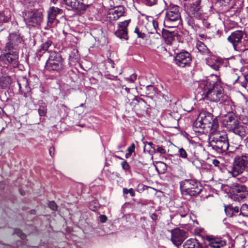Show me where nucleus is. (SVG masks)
<instances>
[{
  "instance_id": "obj_1",
  "label": "nucleus",
  "mask_w": 248,
  "mask_h": 248,
  "mask_svg": "<svg viewBox=\"0 0 248 248\" xmlns=\"http://www.w3.org/2000/svg\"><path fill=\"white\" fill-rule=\"evenodd\" d=\"M197 90L203 98L210 101L229 103V100L224 94L223 87L219 83H215L209 79L203 80L199 82Z\"/></svg>"
},
{
  "instance_id": "obj_2",
  "label": "nucleus",
  "mask_w": 248,
  "mask_h": 248,
  "mask_svg": "<svg viewBox=\"0 0 248 248\" xmlns=\"http://www.w3.org/2000/svg\"><path fill=\"white\" fill-rule=\"evenodd\" d=\"M218 126L217 120L214 118L211 113L202 110L193 124V129L195 133L207 134L213 133Z\"/></svg>"
},
{
  "instance_id": "obj_3",
  "label": "nucleus",
  "mask_w": 248,
  "mask_h": 248,
  "mask_svg": "<svg viewBox=\"0 0 248 248\" xmlns=\"http://www.w3.org/2000/svg\"><path fill=\"white\" fill-rule=\"evenodd\" d=\"M210 134L208 147L216 152L221 154L227 151L229 147L228 136L226 133L223 131L216 130Z\"/></svg>"
},
{
  "instance_id": "obj_4",
  "label": "nucleus",
  "mask_w": 248,
  "mask_h": 248,
  "mask_svg": "<svg viewBox=\"0 0 248 248\" xmlns=\"http://www.w3.org/2000/svg\"><path fill=\"white\" fill-rule=\"evenodd\" d=\"M222 124L229 131L242 138L246 135L247 127L240 125L237 117L232 112H228L222 120Z\"/></svg>"
},
{
  "instance_id": "obj_5",
  "label": "nucleus",
  "mask_w": 248,
  "mask_h": 248,
  "mask_svg": "<svg viewBox=\"0 0 248 248\" xmlns=\"http://www.w3.org/2000/svg\"><path fill=\"white\" fill-rule=\"evenodd\" d=\"M180 185L181 192L185 195L196 196L202 189L200 182L196 179H185L180 182Z\"/></svg>"
},
{
  "instance_id": "obj_6",
  "label": "nucleus",
  "mask_w": 248,
  "mask_h": 248,
  "mask_svg": "<svg viewBox=\"0 0 248 248\" xmlns=\"http://www.w3.org/2000/svg\"><path fill=\"white\" fill-rule=\"evenodd\" d=\"M181 21L179 7L175 5H170L166 11L164 22L165 27H176L180 23Z\"/></svg>"
},
{
  "instance_id": "obj_7",
  "label": "nucleus",
  "mask_w": 248,
  "mask_h": 248,
  "mask_svg": "<svg viewBox=\"0 0 248 248\" xmlns=\"http://www.w3.org/2000/svg\"><path fill=\"white\" fill-rule=\"evenodd\" d=\"M50 55L46 63V69L49 71L59 72L63 68V60L60 54L49 51Z\"/></svg>"
},
{
  "instance_id": "obj_8",
  "label": "nucleus",
  "mask_w": 248,
  "mask_h": 248,
  "mask_svg": "<svg viewBox=\"0 0 248 248\" xmlns=\"http://www.w3.org/2000/svg\"><path fill=\"white\" fill-rule=\"evenodd\" d=\"M248 165V154H244L237 156L234 159L233 166L229 172L232 175L236 177L241 174Z\"/></svg>"
},
{
  "instance_id": "obj_9",
  "label": "nucleus",
  "mask_w": 248,
  "mask_h": 248,
  "mask_svg": "<svg viewBox=\"0 0 248 248\" xmlns=\"http://www.w3.org/2000/svg\"><path fill=\"white\" fill-rule=\"evenodd\" d=\"M24 20L27 25L31 27L39 26L43 20V12L41 10H32L26 12Z\"/></svg>"
},
{
  "instance_id": "obj_10",
  "label": "nucleus",
  "mask_w": 248,
  "mask_h": 248,
  "mask_svg": "<svg viewBox=\"0 0 248 248\" xmlns=\"http://www.w3.org/2000/svg\"><path fill=\"white\" fill-rule=\"evenodd\" d=\"M66 5L83 14L91 4L92 0H64Z\"/></svg>"
},
{
  "instance_id": "obj_11",
  "label": "nucleus",
  "mask_w": 248,
  "mask_h": 248,
  "mask_svg": "<svg viewBox=\"0 0 248 248\" xmlns=\"http://www.w3.org/2000/svg\"><path fill=\"white\" fill-rule=\"evenodd\" d=\"M62 10L59 8L54 6L50 7L47 11V27L45 28L47 29L56 26L59 22L56 16L62 14Z\"/></svg>"
},
{
  "instance_id": "obj_12",
  "label": "nucleus",
  "mask_w": 248,
  "mask_h": 248,
  "mask_svg": "<svg viewBox=\"0 0 248 248\" xmlns=\"http://www.w3.org/2000/svg\"><path fill=\"white\" fill-rule=\"evenodd\" d=\"M189 1V11L193 16L197 19L202 18V10L201 5V0H184Z\"/></svg>"
},
{
  "instance_id": "obj_13",
  "label": "nucleus",
  "mask_w": 248,
  "mask_h": 248,
  "mask_svg": "<svg viewBox=\"0 0 248 248\" xmlns=\"http://www.w3.org/2000/svg\"><path fill=\"white\" fill-rule=\"evenodd\" d=\"M22 38L18 33H13L9 34L8 42L6 44L4 51L7 50H16L18 51V46L22 42Z\"/></svg>"
},
{
  "instance_id": "obj_14",
  "label": "nucleus",
  "mask_w": 248,
  "mask_h": 248,
  "mask_svg": "<svg viewBox=\"0 0 248 248\" xmlns=\"http://www.w3.org/2000/svg\"><path fill=\"white\" fill-rule=\"evenodd\" d=\"M175 60L176 64L181 67L189 66L192 60L191 55L187 51H183L177 54Z\"/></svg>"
},
{
  "instance_id": "obj_15",
  "label": "nucleus",
  "mask_w": 248,
  "mask_h": 248,
  "mask_svg": "<svg viewBox=\"0 0 248 248\" xmlns=\"http://www.w3.org/2000/svg\"><path fill=\"white\" fill-rule=\"evenodd\" d=\"M130 21V19H128L118 23V28L115 32V34L117 37L125 40L128 39L127 27Z\"/></svg>"
},
{
  "instance_id": "obj_16",
  "label": "nucleus",
  "mask_w": 248,
  "mask_h": 248,
  "mask_svg": "<svg viewBox=\"0 0 248 248\" xmlns=\"http://www.w3.org/2000/svg\"><path fill=\"white\" fill-rule=\"evenodd\" d=\"M186 238V232L179 229H175L171 231V240L176 246L181 245Z\"/></svg>"
},
{
  "instance_id": "obj_17",
  "label": "nucleus",
  "mask_w": 248,
  "mask_h": 248,
  "mask_svg": "<svg viewBox=\"0 0 248 248\" xmlns=\"http://www.w3.org/2000/svg\"><path fill=\"white\" fill-rule=\"evenodd\" d=\"M7 52L2 54L0 58L3 61H6L9 63L16 64L18 58V52L16 50H7Z\"/></svg>"
},
{
  "instance_id": "obj_18",
  "label": "nucleus",
  "mask_w": 248,
  "mask_h": 248,
  "mask_svg": "<svg viewBox=\"0 0 248 248\" xmlns=\"http://www.w3.org/2000/svg\"><path fill=\"white\" fill-rule=\"evenodd\" d=\"M232 192L237 199H243L248 195L247 187L244 185L236 184L232 188Z\"/></svg>"
},
{
  "instance_id": "obj_19",
  "label": "nucleus",
  "mask_w": 248,
  "mask_h": 248,
  "mask_svg": "<svg viewBox=\"0 0 248 248\" xmlns=\"http://www.w3.org/2000/svg\"><path fill=\"white\" fill-rule=\"evenodd\" d=\"M244 32L242 31L237 30L232 32L228 37L227 40L231 43L232 46L238 43L244 37Z\"/></svg>"
},
{
  "instance_id": "obj_20",
  "label": "nucleus",
  "mask_w": 248,
  "mask_h": 248,
  "mask_svg": "<svg viewBox=\"0 0 248 248\" xmlns=\"http://www.w3.org/2000/svg\"><path fill=\"white\" fill-rule=\"evenodd\" d=\"M209 246L213 248H220L226 245V241L222 238L210 236L208 238Z\"/></svg>"
},
{
  "instance_id": "obj_21",
  "label": "nucleus",
  "mask_w": 248,
  "mask_h": 248,
  "mask_svg": "<svg viewBox=\"0 0 248 248\" xmlns=\"http://www.w3.org/2000/svg\"><path fill=\"white\" fill-rule=\"evenodd\" d=\"M233 46V49L237 51L244 52L248 50V39L243 38Z\"/></svg>"
},
{
  "instance_id": "obj_22",
  "label": "nucleus",
  "mask_w": 248,
  "mask_h": 248,
  "mask_svg": "<svg viewBox=\"0 0 248 248\" xmlns=\"http://www.w3.org/2000/svg\"><path fill=\"white\" fill-rule=\"evenodd\" d=\"M177 33L168 30L162 31V36L167 44L170 45L176 37Z\"/></svg>"
},
{
  "instance_id": "obj_23",
  "label": "nucleus",
  "mask_w": 248,
  "mask_h": 248,
  "mask_svg": "<svg viewBox=\"0 0 248 248\" xmlns=\"http://www.w3.org/2000/svg\"><path fill=\"white\" fill-rule=\"evenodd\" d=\"M124 13V9L123 7L120 6L116 8L111 12H110L109 15V18L111 20H116L121 16H123Z\"/></svg>"
},
{
  "instance_id": "obj_24",
  "label": "nucleus",
  "mask_w": 248,
  "mask_h": 248,
  "mask_svg": "<svg viewBox=\"0 0 248 248\" xmlns=\"http://www.w3.org/2000/svg\"><path fill=\"white\" fill-rule=\"evenodd\" d=\"M52 45V42L50 40H46L43 43L40 48L37 51L36 54L38 56L41 57L43 53L48 50Z\"/></svg>"
},
{
  "instance_id": "obj_25",
  "label": "nucleus",
  "mask_w": 248,
  "mask_h": 248,
  "mask_svg": "<svg viewBox=\"0 0 248 248\" xmlns=\"http://www.w3.org/2000/svg\"><path fill=\"white\" fill-rule=\"evenodd\" d=\"M152 24L154 29L151 31H148V37L150 38H155L157 39L160 36V30L158 29V23L155 20H153Z\"/></svg>"
},
{
  "instance_id": "obj_26",
  "label": "nucleus",
  "mask_w": 248,
  "mask_h": 248,
  "mask_svg": "<svg viewBox=\"0 0 248 248\" xmlns=\"http://www.w3.org/2000/svg\"><path fill=\"white\" fill-rule=\"evenodd\" d=\"M184 248H202V245L195 239H189L186 240L183 245Z\"/></svg>"
},
{
  "instance_id": "obj_27",
  "label": "nucleus",
  "mask_w": 248,
  "mask_h": 248,
  "mask_svg": "<svg viewBox=\"0 0 248 248\" xmlns=\"http://www.w3.org/2000/svg\"><path fill=\"white\" fill-rule=\"evenodd\" d=\"M207 63L210 67L216 71H218L222 65V62L220 60L214 58L212 59L210 61H208Z\"/></svg>"
},
{
  "instance_id": "obj_28",
  "label": "nucleus",
  "mask_w": 248,
  "mask_h": 248,
  "mask_svg": "<svg viewBox=\"0 0 248 248\" xmlns=\"http://www.w3.org/2000/svg\"><path fill=\"white\" fill-rule=\"evenodd\" d=\"M197 48L199 52L207 56L210 55V52L206 46L202 42H198L197 44Z\"/></svg>"
},
{
  "instance_id": "obj_29",
  "label": "nucleus",
  "mask_w": 248,
  "mask_h": 248,
  "mask_svg": "<svg viewBox=\"0 0 248 248\" xmlns=\"http://www.w3.org/2000/svg\"><path fill=\"white\" fill-rule=\"evenodd\" d=\"M11 82V79L9 76L2 77L0 78V87L3 89L8 88Z\"/></svg>"
},
{
  "instance_id": "obj_30",
  "label": "nucleus",
  "mask_w": 248,
  "mask_h": 248,
  "mask_svg": "<svg viewBox=\"0 0 248 248\" xmlns=\"http://www.w3.org/2000/svg\"><path fill=\"white\" fill-rule=\"evenodd\" d=\"M187 24L194 30H197L198 28V23H196L194 17L190 15H187L186 18Z\"/></svg>"
},
{
  "instance_id": "obj_31",
  "label": "nucleus",
  "mask_w": 248,
  "mask_h": 248,
  "mask_svg": "<svg viewBox=\"0 0 248 248\" xmlns=\"http://www.w3.org/2000/svg\"><path fill=\"white\" fill-rule=\"evenodd\" d=\"M10 16L8 11H4L0 13V26H2L4 23L9 21Z\"/></svg>"
},
{
  "instance_id": "obj_32",
  "label": "nucleus",
  "mask_w": 248,
  "mask_h": 248,
  "mask_svg": "<svg viewBox=\"0 0 248 248\" xmlns=\"http://www.w3.org/2000/svg\"><path fill=\"white\" fill-rule=\"evenodd\" d=\"M18 84L19 89H28L29 87L28 81L27 78L22 77L18 80Z\"/></svg>"
},
{
  "instance_id": "obj_33",
  "label": "nucleus",
  "mask_w": 248,
  "mask_h": 248,
  "mask_svg": "<svg viewBox=\"0 0 248 248\" xmlns=\"http://www.w3.org/2000/svg\"><path fill=\"white\" fill-rule=\"evenodd\" d=\"M144 151H147L149 153L155 152V147L153 146L154 144L151 142H144Z\"/></svg>"
},
{
  "instance_id": "obj_34",
  "label": "nucleus",
  "mask_w": 248,
  "mask_h": 248,
  "mask_svg": "<svg viewBox=\"0 0 248 248\" xmlns=\"http://www.w3.org/2000/svg\"><path fill=\"white\" fill-rule=\"evenodd\" d=\"M234 0H217V3L221 6L226 7L232 5L231 8L233 7Z\"/></svg>"
},
{
  "instance_id": "obj_35",
  "label": "nucleus",
  "mask_w": 248,
  "mask_h": 248,
  "mask_svg": "<svg viewBox=\"0 0 248 248\" xmlns=\"http://www.w3.org/2000/svg\"><path fill=\"white\" fill-rule=\"evenodd\" d=\"M134 32L137 34L138 37L142 39L145 38L146 36H148V32L146 33L145 32H142V31L140 30V27H136V28L135 29Z\"/></svg>"
},
{
  "instance_id": "obj_36",
  "label": "nucleus",
  "mask_w": 248,
  "mask_h": 248,
  "mask_svg": "<svg viewBox=\"0 0 248 248\" xmlns=\"http://www.w3.org/2000/svg\"><path fill=\"white\" fill-rule=\"evenodd\" d=\"M184 110L187 112H190L193 109V103L191 101H187L183 105Z\"/></svg>"
},
{
  "instance_id": "obj_37",
  "label": "nucleus",
  "mask_w": 248,
  "mask_h": 248,
  "mask_svg": "<svg viewBox=\"0 0 248 248\" xmlns=\"http://www.w3.org/2000/svg\"><path fill=\"white\" fill-rule=\"evenodd\" d=\"M239 215L243 216H248V205L247 204H243L240 208V213Z\"/></svg>"
},
{
  "instance_id": "obj_38",
  "label": "nucleus",
  "mask_w": 248,
  "mask_h": 248,
  "mask_svg": "<svg viewBox=\"0 0 248 248\" xmlns=\"http://www.w3.org/2000/svg\"><path fill=\"white\" fill-rule=\"evenodd\" d=\"M202 162L198 159L195 158L191 161L192 164L196 167V168L200 169L202 167Z\"/></svg>"
},
{
  "instance_id": "obj_39",
  "label": "nucleus",
  "mask_w": 248,
  "mask_h": 248,
  "mask_svg": "<svg viewBox=\"0 0 248 248\" xmlns=\"http://www.w3.org/2000/svg\"><path fill=\"white\" fill-rule=\"evenodd\" d=\"M225 212L227 216L232 217L233 216V206L229 205L225 207Z\"/></svg>"
},
{
  "instance_id": "obj_40",
  "label": "nucleus",
  "mask_w": 248,
  "mask_h": 248,
  "mask_svg": "<svg viewBox=\"0 0 248 248\" xmlns=\"http://www.w3.org/2000/svg\"><path fill=\"white\" fill-rule=\"evenodd\" d=\"M141 2L148 6H153L157 3V0H140Z\"/></svg>"
},
{
  "instance_id": "obj_41",
  "label": "nucleus",
  "mask_w": 248,
  "mask_h": 248,
  "mask_svg": "<svg viewBox=\"0 0 248 248\" xmlns=\"http://www.w3.org/2000/svg\"><path fill=\"white\" fill-rule=\"evenodd\" d=\"M47 112L46 106L42 105L40 106L38 109V113L40 116H44Z\"/></svg>"
},
{
  "instance_id": "obj_42",
  "label": "nucleus",
  "mask_w": 248,
  "mask_h": 248,
  "mask_svg": "<svg viewBox=\"0 0 248 248\" xmlns=\"http://www.w3.org/2000/svg\"><path fill=\"white\" fill-rule=\"evenodd\" d=\"M135 144L132 143L127 149V151L128 152V154H126L125 155L126 158H128L135 151Z\"/></svg>"
},
{
  "instance_id": "obj_43",
  "label": "nucleus",
  "mask_w": 248,
  "mask_h": 248,
  "mask_svg": "<svg viewBox=\"0 0 248 248\" xmlns=\"http://www.w3.org/2000/svg\"><path fill=\"white\" fill-rule=\"evenodd\" d=\"M123 192L125 194L129 193L132 197H134L135 196V191L133 188L128 189L126 188H124Z\"/></svg>"
},
{
  "instance_id": "obj_44",
  "label": "nucleus",
  "mask_w": 248,
  "mask_h": 248,
  "mask_svg": "<svg viewBox=\"0 0 248 248\" xmlns=\"http://www.w3.org/2000/svg\"><path fill=\"white\" fill-rule=\"evenodd\" d=\"M203 16V12H202V17ZM200 20H202V22L203 24V25L206 27L207 29H210L211 27V24L207 20L204 18L201 19Z\"/></svg>"
},
{
  "instance_id": "obj_45",
  "label": "nucleus",
  "mask_w": 248,
  "mask_h": 248,
  "mask_svg": "<svg viewBox=\"0 0 248 248\" xmlns=\"http://www.w3.org/2000/svg\"><path fill=\"white\" fill-rule=\"evenodd\" d=\"M179 153L180 156L183 158H186L187 157V153L186 150L183 148H180L179 149Z\"/></svg>"
},
{
  "instance_id": "obj_46",
  "label": "nucleus",
  "mask_w": 248,
  "mask_h": 248,
  "mask_svg": "<svg viewBox=\"0 0 248 248\" xmlns=\"http://www.w3.org/2000/svg\"><path fill=\"white\" fill-rule=\"evenodd\" d=\"M121 165L122 167V168L125 170V171H128L129 170L130 167L128 164V163L126 161H124L121 163Z\"/></svg>"
},
{
  "instance_id": "obj_47",
  "label": "nucleus",
  "mask_w": 248,
  "mask_h": 248,
  "mask_svg": "<svg viewBox=\"0 0 248 248\" xmlns=\"http://www.w3.org/2000/svg\"><path fill=\"white\" fill-rule=\"evenodd\" d=\"M48 206L50 209L53 211L57 210V205L54 201H51L49 202Z\"/></svg>"
},
{
  "instance_id": "obj_48",
  "label": "nucleus",
  "mask_w": 248,
  "mask_h": 248,
  "mask_svg": "<svg viewBox=\"0 0 248 248\" xmlns=\"http://www.w3.org/2000/svg\"><path fill=\"white\" fill-rule=\"evenodd\" d=\"M15 232L21 239H23L26 237V235L20 230L16 229L15 230Z\"/></svg>"
},
{
  "instance_id": "obj_49",
  "label": "nucleus",
  "mask_w": 248,
  "mask_h": 248,
  "mask_svg": "<svg viewBox=\"0 0 248 248\" xmlns=\"http://www.w3.org/2000/svg\"><path fill=\"white\" fill-rule=\"evenodd\" d=\"M137 78V75L135 74L131 75L129 78H127V80L131 83H133Z\"/></svg>"
},
{
  "instance_id": "obj_50",
  "label": "nucleus",
  "mask_w": 248,
  "mask_h": 248,
  "mask_svg": "<svg viewBox=\"0 0 248 248\" xmlns=\"http://www.w3.org/2000/svg\"><path fill=\"white\" fill-rule=\"evenodd\" d=\"M240 120L244 124L248 125V117L246 116L241 115L239 117Z\"/></svg>"
},
{
  "instance_id": "obj_51",
  "label": "nucleus",
  "mask_w": 248,
  "mask_h": 248,
  "mask_svg": "<svg viewBox=\"0 0 248 248\" xmlns=\"http://www.w3.org/2000/svg\"><path fill=\"white\" fill-rule=\"evenodd\" d=\"M156 152L161 154H165L166 152L165 149L162 147L158 146L156 149Z\"/></svg>"
},
{
  "instance_id": "obj_52",
  "label": "nucleus",
  "mask_w": 248,
  "mask_h": 248,
  "mask_svg": "<svg viewBox=\"0 0 248 248\" xmlns=\"http://www.w3.org/2000/svg\"><path fill=\"white\" fill-rule=\"evenodd\" d=\"M237 179L241 183H244L248 180V177L246 176H241Z\"/></svg>"
},
{
  "instance_id": "obj_53",
  "label": "nucleus",
  "mask_w": 248,
  "mask_h": 248,
  "mask_svg": "<svg viewBox=\"0 0 248 248\" xmlns=\"http://www.w3.org/2000/svg\"><path fill=\"white\" fill-rule=\"evenodd\" d=\"M99 219L101 223H105L107 220L106 216L102 215L99 216Z\"/></svg>"
},
{
  "instance_id": "obj_54",
  "label": "nucleus",
  "mask_w": 248,
  "mask_h": 248,
  "mask_svg": "<svg viewBox=\"0 0 248 248\" xmlns=\"http://www.w3.org/2000/svg\"><path fill=\"white\" fill-rule=\"evenodd\" d=\"M239 212L240 213V209H239V207L238 206H233V216H235V214L238 213Z\"/></svg>"
},
{
  "instance_id": "obj_55",
  "label": "nucleus",
  "mask_w": 248,
  "mask_h": 248,
  "mask_svg": "<svg viewBox=\"0 0 248 248\" xmlns=\"http://www.w3.org/2000/svg\"><path fill=\"white\" fill-rule=\"evenodd\" d=\"M55 148L53 146H51L49 150V155L51 156H53L54 155Z\"/></svg>"
},
{
  "instance_id": "obj_56",
  "label": "nucleus",
  "mask_w": 248,
  "mask_h": 248,
  "mask_svg": "<svg viewBox=\"0 0 248 248\" xmlns=\"http://www.w3.org/2000/svg\"><path fill=\"white\" fill-rule=\"evenodd\" d=\"M212 163L216 167H219L220 164V162L216 159H214L212 161Z\"/></svg>"
},
{
  "instance_id": "obj_57",
  "label": "nucleus",
  "mask_w": 248,
  "mask_h": 248,
  "mask_svg": "<svg viewBox=\"0 0 248 248\" xmlns=\"http://www.w3.org/2000/svg\"><path fill=\"white\" fill-rule=\"evenodd\" d=\"M240 79H243V80L242 81H241V84L242 85V86L245 88H247L248 87V83L247 82H246L245 80H244V79L243 78V77L240 78Z\"/></svg>"
},
{
  "instance_id": "obj_58",
  "label": "nucleus",
  "mask_w": 248,
  "mask_h": 248,
  "mask_svg": "<svg viewBox=\"0 0 248 248\" xmlns=\"http://www.w3.org/2000/svg\"><path fill=\"white\" fill-rule=\"evenodd\" d=\"M108 62L111 65L112 68H114L115 63H114L113 61L112 60L108 59Z\"/></svg>"
},
{
  "instance_id": "obj_59",
  "label": "nucleus",
  "mask_w": 248,
  "mask_h": 248,
  "mask_svg": "<svg viewBox=\"0 0 248 248\" xmlns=\"http://www.w3.org/2000/svg\"><path fill=\"white\" fill-rule=\"evenodd\" d=\"M243 78L244 79V80L247 82L248 84V74L244 76L243 77Z\"/></svg>"
},
{
  "instance_id": "obj_60",
  "label": "nucleus",
  "mask_w": 248,
  "mask_h": 248,
  "mask_svg": "<svg viewBox=\"0 0 248 248\" xmlns=\"http://www.w3.org/2000/svg\"><path fill=\"white\" fill-rule=\"evenodd\" d=\"M123 89H124V90L127 92L128 93L129 90H130V88H127V87H125V88H124V86H123Z\"/></svg>"
},
{
  "instance_id": "obj_61",
  "label": "nucleus",
  "mask_w": 248,
  "mask_h": 248,
  "mask_svg": "<svg viewBox=\"0 0 248 248\" xmlns=\"http://www.w3.org/2000/svg\"><path fill=\"white\" fill-rule=\"evenodd\" d=\"M146 88L148 89H153V87L152 85H148V86H147Z\"/></svg>"
},
{
  "instance_id": "obj_62",
  "label": "nucleus",
  "mask_w": 248,
  "mask_h": 248,
  "mask_svg": "<svg viewBox=\"0 0 248 248\" xmlns=\"http://www.w3.org/2000/svg\"><path fill=\"white\" fill-rule=\"evenodd\" d=\"M92 203H93V202H91V203H90V209H91V210H94V209H93V208H92Z\"/></svg>"
}]
</instances>
